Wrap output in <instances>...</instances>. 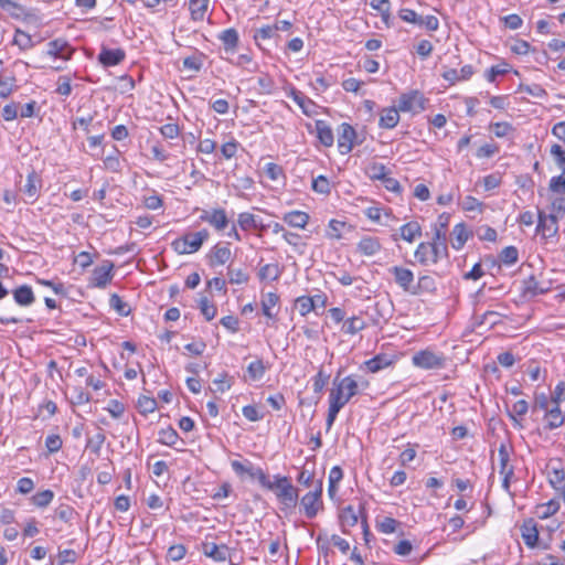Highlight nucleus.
<instances>
[{"label":"nucleus","mask_w":565,"mask_h":565,"mask_svg":"<svg viewBox=\"0 0 565 565\" xmlns=\"http://www.w3.org/2000/svg\"><path fill=\"white\" fill-rule=\"evenodd\" d=\"M258 475L260 486L275 493L282 512L288 513L297 507L299 492L289 477L275 475L271 481L266 473Z\"/></svg>","instance_id":"1"},{"label":"nucleus","mask_w":565,"mask_h":565,"mask_svg":"<svg viewBox=\"0 0 565 565\" xmlns=\"http://www.w3.org/2000/svg\"><path fill=\"white\" fill-rule=\"evenodd\" d=\"M414 257L423 266L435 265L448 257L447 244L433 238L430 242H422L418 244Z\"/></svg>","instance_id":"2"},{"label":"nucleus","mask_w":565,"mask_h":565,"mask_svg":"<svg viewBox=\"0 0 565 565\" xmlns=\"http://www.w3.org/2000/svg\"><path fill=\"white\" fill-rule=\"evenodd\" d=\"M210 233L207 230H201L195 233H186L181 237L175 238L171 246L173 250L180 255L196 253L209 238Z\"/></svg>","instance_id":"3"},{"label":"nucleus","mask_w":565,"mask_h":565,"mask_svg":"<svg viewBox=\"0 0 565 565\" xmlns=\"http://www.w3.org/2000/svg\"><path fill=\"white\" fill-rule=\"evenodd\" d=\"M333 388L330 394L334 397H339L345 405L353 396L359 394V384L355 375H348L340 379V373L333 380Z\"/></svg>","instance_id":"4"},{"label":"nucleus","mask_w":565,"mask_h":565,"mask_svg":"<svg viewBox=\"0 0 565 565\" xmlns=\"http://www.w3.org/2000/svg\"><path fill=\"white\" fill-rule=\"evenodd\" d=\"M322 480H318L315 489L306 493L301 500L300 505L303 513L308 519L317 516L318 512L322 509Z\"/></svg>","instance_id":"5"},{"label":"nucleus","mask_w":565,"mask_h":565,"mask_svg":"<svg viewBox=\"0 0 565 565\" xmlns=\"http://www.w3.org/2000/svg\"><path fill=\"white\" fill-rule=\"evenodd\" d=\"M412 362L416 367L424 370L443 369L446 364V358L430 350H422L413 355Z\"/></svg>","instance_id":"6"},{"label":"nucleus","mask_w":565,"mask_h":565,"mask_svg":"<svg viewBox=\"0 0 565 565\" xmlns=\"http://www.w3.org/2000/svg\"><path fill=\"white\" fill-rule=\"evenodd\" d=\"M426 102L420 92L412 90L399 96L397 108L399 111L418 114L425 109Z\"/></svg>","instance_id":"7"},{"label":"nucleus","mask_w":565,"mask_h":565,"mask_svg":"<svg viewBox=\"0 0 565 565\" xmlns=\"http://www.w3.org/2000/svg\"><path fill=\"white\" fill-rule=\"evenodd\" d=\"M200 221L210 224L217 232L224 231L230 224L226 211L222 207L203 210Z\"/></svg>","instance_id":"8"},{"label":"nucleus","mask_w":565,"mask_h":565,"mask_svg":"<svg viewBox=\"0 0 565 565\" xmlns=\"http://www.w3.org/2000/svg\"><path fill=\"white\" fill-rule=\"evenodd\" d=\"M356 139L355 129L348 122H342L338 129V148L341 154L352 151Z\"/></svg>","instance_id":"9"},{"label":"nucleus","mask_w":565,"mask_h":565,"mask_svg":"<svg viewBox=\"0 0 565 565\" xmlns=\"http://www.w3.org/2000/svg\"><path fill=\"white\" fill-rule=\"evenodd\" d=\"M46 46V55L63 61H70L75 52V49L63 38L50 41Z\"/></svg>","instance_id":"10"},{"label":"nucleus","mask_w":565,"mask_h":565,"mask_svg":"<svg viewBox=\"0 0 565 565\" xmlns=\"http://www.w3.org/2000/svg\"><path fill=\"white\" fill-rule=\"evenodd\" d=\"M536 232L541 233L543 237H553L558 232V220L556 214L546 215L543 211L537 213Z\"/></svg>","instance_id":"11"},{"label":"nucleus","mask_w":565,"mask_h":565,"mask_svg":"<svg viewBox=\"0 0 565 565\" xmlns=\"http://www.w3.org/2000/svg\"><path fill=\"white\" fill-rule=\"evenodd\" d=\"M113 269L114 264L110 260H105L93 270L90 285L97 288H105L113 278Z\"/></svg>","instance_id":"12"},{"label":"nucleus","mask_w":565,"mask_h":565,"mask_svg":"<svg viewBox=\"0 0 565 565\" xmlns=\"http://www.w3.org/2000/svg\"><path fill=\"white\" fill-rule=\"evenodd\" d=\"M388 271L394 276L395 282L405 291L412 295L414 288V274L411 269L402 266H393Z\"/></svg>","instance_id":"13"},{"label":"nucleus","mask_w":565,"mask_h":565,"mask_svg":"<svg viewBox=\"0 0 565 565\" xmlns=\"http://www.w3.org/2000/svg\"><path fill=\"white\" fill-rule=\"evenodd\" d=\"M396 361L397 356L395 354L379 353L372 359L365 361L363 365L369 372L376 373L392 366Z\"/></svg>","instance_id":"14"},{"label":"nucleus","mask_w":565,"mask_h":565,"mask_svg":"<svg viewBox=\"0 0 565 565\" xmlns=\"http://www.w3.org/2000/svg\"><path fill=\"white\" fill-rule=\"evenodd\" d=\"M202 553L215 562H225L230 557V548L225 544H216L214 542H203L201 545Z\"/></svg>","instance_id":"15"},{"label":"nucleus","mask_w":565,"mask_h":565,"mask_svg":"<svg viewBox=\"0 0 565 565\" xmlns=\"http://www.w3.org/2000/svg\"><path fill=\"white\" fill-rule=\"evenodd\" d=\"M126 57V53L122 49L110 50L107 47H102L100 53L98 54V62L106 66H116L120 64Z\"/></svg>","instance_id":"16"},{"label":"nucleus","mask_w":565,"mask_h":565,"mask_svg":"<svg viewBox=\"0 0 565 565\" xmlns=\"http://www.w3.org/2000/svg\"><path fill=\"white\" fill-rule=\"evenodd\" d=\"M362 507L355 510L353 505L344 507L339 514L340 524L343 533H348V527H353L358 524Z\"/></svg>","instance_id":"17"},{"label":"nucleus","mask_w":565,"mask_h":565,"mask_svg":"<svg viewBox=\"0 0 565 565\" xmlns=\"http://www.w3.org/2000/svg\"><path fill=\"white\" fill-rule=\"evenodd\" d=\"M315 300H321V307L326 306L327 298L324 295H316L313 297L300 296L295 300V307L302 317L315 310Z\"/></svg>","instance_id":"18"},{"label":"nucleus","mask_w":565,"mask_h":565,"mask_svg":"<svg viewBox=\"0 0 565 565\" xmlns=\"http://www.w3.org/2000/svg\"><path fill=\"white\" fill-rule=\"evenodd\" d=\"M232 257L231 249L221 244H216L212 247L210 254L207 255L210 266H220L227 263Z\"/></svg>","instance_id":"19"},{"label":"nucleus","mask_w":565,"mask_h":565,"mask_svg":"<svg viewBox=\"0 0 565 565\" xmlns=\"http://www.w3.org/2000/svg\"><path fill=\"white\" fill-rule=\"evenodd\" d=\"M475 73V70L472 65H465L459 71L456 68H448L443 73V78L449 84H455L458 81H467Z\"/></svg>","instance_id":"20"},{"label":"nucleus","mask_w":565,"mask_h":565,"mask_svg":"<svg viewBox=\"0 0 565 565\" xmlns=\"http://www.w3.org/2000/svg\"><path fill=\"white\" fill-rule=\"evenodd\" d=\"M521 534L524 543L529 547H534L539 541V531L536 527V522L533 519H527L523 522L521 526Z\"/></svg>","instance_id":"21"},{"label":"nucleus","mask_w":565,"mask_h":565,"mask_svg":"<svg viewBox=\"0 0 565 565\" xmlns=\"http://www.w3.org/2000/svg\"><path fill=\"white\" fill-rule=\"evenodd\" d=\"M13 299L21 307H29L35 301V296L29 285H21L12 290Z\"/></svg>","instance_id":"22"},{"label":"nucleus","mask_w":565,"mask_h":565,"mask_svg":"<svg viewBox=\"0 0 565 565\" xmlns=\"http://www.w3.org/2000/svg\"><path fill=\"white\" fill-rule=\"evenodd\" d=\"M399 121V109L386 107L381 111L379 126L385 129H393Z\"/></svg>","instance_id":"23"},{"label":"nucleus","mask_w":565,"mask_h":565,"mask_svg":"<svg viewBox=\"0 0 565 565\" xmlns=\"http://www.w3.org/2000/svg\"><path fill=\"white\" fill-rule=\"evenodd\" d=\"M381 243L379 238L372 236H364L356 245V249L364 256H373L381 250Z\"/></svg>","instance_id":"24"},{"label":"nucleus","mask_w":565,"mask_h":565,"mask_svg":"<svg viewBox=\"0 0 565 565\" xmlns=\"http://www.w3.org/2000/svg\"><path fill=\"white\" fill-rule=\"evenodd\" d=\"M269 366L265 365L263 359L252 361L246 369L245 381H260Z\"/></svg>","instance_id":"25"},{"label":"nucleus","mask_w":565,"mask_h":565,"mask_svg":"<svg viewBox=\"0 0 565 565\" xmlns=\"http://www.w3.org/2000/svg\"><path fill=\"white\" fill-rule=\"evenodd\" d=\"M450 216L447 214L439 215L438 220L431 225L433 239L447 244V227Z\"/></svg>","instance_id":"26"},{"label":"nucleus","mask_w":565,"mask_h":565,"mask_svg":"<svg viewBox=\"0 0 565 565\" xmlns=\"http://www.w3.org/2000/svg\"><path fill=\"white\" fill-rule=\"evenodd\" d=\"M309 218L310 216L308 213L298 210L285 213L282 216L284 222L295 228H305Z\"/></svg>","instance_id":"27"},{"label":"nucleus","mask_w":565,"mask_h":565,"mask_svg":"<svg viewBox=\"0 0 565 565\" xmlns=\"http://www.w3.org/2000/svg\"><path fill=\"white\" fill-rule=\"evenodd\" d=\"M231 467L237 476L248 475L253 479H257L259 481L258 473H265L262 468H255L249 461L246 460V463L233 460L231 462Z\"/></svg>","instance_id":"28"},{"label":"nucleus","mask_w":565,"mask_h":565,"mask_svg":"<svg viewBox=\"0 0 565 565\" xmlns=\"http://www.w3.org/2000/svg\"><path fill=\"white\" fill-rule=\"evenodd\" d=\"M548 481L565 503V471L563 469L553 468L548 471Z\"/></svg>","instance_id":"29"},{"label":"nucleus","mask_w":565,"mask_h":565,"mask_svg":"<svg viewBox=\"0 0 565 565\" xmlns=\"http://www.w3.org/2000/svg\"><path fill=\"white\" fill-rule=\"evenodd\" d=\"M451 234H452L451 246L456 250L461 249L465 246V244L467 243L469 236L471 235V233L467 230V227L463 223L456 224L454 226Z\"/></svg>","instance_id":"30"},{"label":"nucleus","mask_w":565,"mask_h":565,"mask_svg":"<svg viewBox=\"0 0 565 565\" xmlns=\"http://www.w3.org/2000/svg\"><path fill=\"white\" fill-rule=\"evenodd\" d=\"M317 137L324 147H331L334 142L333 131L324 120H316L315 122Z\"/></svg>","instance_id":"31"},{"label":"nucleus","mask_w":565,"mask_h":565,"mask_svg":"<svg viewBox=\"0 0 565 565\" xmlns=\"http://www.w3.org/2000/svg\"><path fill=\"white\" fill-rule=\"evenodd\" d=\"M237 224L243 231H249L252 228H258L265 231L266 225L257 221L256 216L249 212H243L238 214Z\"/></svg>","instance_id":"32"},{"label":"nucleus","mask_w":565,"mask_h":565,"mask_svg":"<svg viewBox=\"0 0 565 565\" xmlns=\"http://www.w3.org/2000/svg\"><path fill=\"white\" fill-rule=\"evenodd\" d=\"M225 51L234 52L238 45V32L234 28L222 31L218 35Z\"/></svg>","instance_id":"33"},{"label":"nucleus","mask_w":565,"mask_h":565,"mask_svg":"<svg viewBox=\"0 0 565 565\" xmlns=\"http://www.w3.org/2000/svg\"><path fill=\"white\" fill-rule=\"evenodd\" d=\"M41 188V179L35 171H31L26 177V182L23 186V192L32 200L38 198L39 189Z\"/></svg>","instance_id":"34"},{"label":"nucleus","mask_w":565,"mask_h":565,"mask_svg":"<svg viewBox=\"0 0 565 565\" xmlns=\"http://www.w3.org/2000/svg\"><path fill=\"white\" fill-rule=\"evenodd\" d=\"M522 285V295L527 298H533L546 291L545 288L540 286L534 276H530L527 279L523 280Z\"/></svg>","instance_id":"35"},{"label":"nucleus","mask_w":565,"mask_h":565,"mask_svg":"<svg viewBox=\"0 0 565 565\" xmlns=\"http://www.w3.org/2000/svg\"><path fill=\"white\" fill-rule=\"evenodd\" d=\"M399 231L401 237L408 243L414 242L416 237H419L422 235V227L415 221L404 224L403 226H401Z\"/></svg>","instance_id":"36"},{"label":"nucleus","mask_w":565,"mask_h":565,"mask_svg":"<svg viewBox=\"0 0 565 565\" xmlns=\"http://www.w3.org/2000/svg\"><path fill=\"white\" fill-rule=\"evenodd\" d=\"M436 289L435 279L431 276L424 275L418 278L417 284H414L412 295L418 296L423 292H431Z\"/></svg>","instance_id":"37"},{"label":"nucleus","mask_w":565,"mask_h":565,"mask_svg":"<svg viewBox=\"0 0 565 565\" xmlns=\"http://www.w3.org/2000/svg\"><path fill=\"white\" fill-rule=\"evenodd\" d=\"M366 328V322L360 316L348 318L342 326V331L347 334H355Z\"/></svg>","instance_id":"38"},{"label":"nucleus","mask_w":565,"mask_h":565,"mask_svg":"<svg viewBox=\"0 0 565 565\" xmlns=\"http://www.w3.org/2000/svg\"><path fill=\"white\" fill-rule=\"evenodd\" d=\"M209 0H190L189 9L193 21H202L207 10Z\"/></svg>","instance_id":"39"},{"label":"nucleus","mask_w":565,"mask_h":565,"mask_svg":"<svg viewBox=\"0 0 565 565\" xmlns=\"http://www.w3.org/2000/svg\"><path fill=\"white\" fill-rule=\"evenodd\" d=\"M529 411V404L525 399H520V401H516L513 405H512V411L509 412V416L510 418L513 420V425L515 427H520L522 428V424L520 420H518V416H524Z\"/></svg>","instance_id":"40"},{"label":"nucleus","mask_w":565,"mask_h":565,"mask_svg":"<svg viewBox=\"0 0 565 565\" xmlns=\"http://www.w3.org/2000/svg\"><path fill=\"white\" fill-rule=\"evenodd\" d=\"M546 418H547L546 427L548 429H555V428L561 427L564 423V417L562 416L559 405L555 404V406L552 409L547 411Z\"/></svg>","instance_id":"41"},{"label":"nucleus","mask_w":565,"mask_h":565,"mask_svg":"<svg viewBox=\"0 0 565 565\" xmlns=\"http://www.w3.org/2000/svg\"><path fill=\"white\" fill-rule=\"evenodd\" d=\"M365 174L371 180L382 181L387 175L386 167L380 162H372L365 168Z\"/></svg>","instance_id":"42"},{"label":"nucleus","mask_w":565,"mask_h":565,"mask_svg":"<svg viewBox=\"0 0 565 565\" xmlns=\"http://www.w3.org/2000/svg\"><path fill=\"white\" fill-rule=\"evenodd\" d=\"M179 440V435L177 430L172 427L162 428L159 430V439L158 441L162 445L172 447Z\"/></svg>","instance_id":"43"},{"label":"nucleus","mask_w":565,"mask_h":565,"mask_svg":"<svg viewBox=\"0 0 565 565\" xmlns=\"http://www.w3.org/2000/svg\"><path fill=\"white\" fill-rule=\"evenodd\" d=\"M109 306L114 309L118 315L122 317H127L130 313L129 305L121 299L117 294H113L109 298Z\"/></svg>","instance_id":"44"},{"label":"nucleus","mask_w":565,"mask_h":565,"mask_svg":"<svg viewBox=\"0 0 565 565\" xmlns=\"http://www.w3.org/2000/svg\"><path fill=\"white\" fill-rule=\"evenodd\" d=\"M13 44L18 45L21 50H29L35 45V42L30 34L18 29L13 38Z\"/></svg>","instance_id":"45"},{"label":"nucleus","mask_w":565,"mask_h":565,"mask_svg":"<svg viewBox=\"0 0 565 565\" xmlns=\"http://www.w3.org/2000/svg\"><path fill=\"white\" fill-rule=\"evenodd\" d=\"M280 276V270L277 264H266L264 265L258 273V277L260 280H277Z\"/></svg>","instance_id":"46"},{"label":"nucleus","mask_w":565,"mask_h":565,"mask_svg":"<svg viewBox=\"0 0 565 565\" xmlns=\"http://www.w3.org/2000/svg\"><path fill=\"white\" fill-rule=\"evenodd\" d=\"M292 100L302 109L306 115L310 114L309 107H313L315 103L305 96L301 92L294 89L291 92Z\"/></svg>","instance_id":"47"},{"label":"nucleus","mask_w":565,"mask_h":565,"mask_svg":"<svg viewBox=\"0 0 565 565\" xmlns=\"http://www.w3.org/2000/svg\"><path fill=\"white\" fill-rule=\"evenodd\" d=\"M278 300H279V297L275 292H268L267 295L264 296V298L262 300V310L266 317H268V318L274 317V313L271 312V308L277 305Z\"/></svg>","instance_id":"48"},{"label":"nucleus","mask_w":565,"mask_h":565,"mask_svg":"<svg viewBox=\"0 0 565 565\" xmlns=\"http://www.w3.org/2000/svg\"><path fill=\"white\" fill-rule=\"evenodd\" d=\"M499 259L504 265H513L519 259L518 248L514 246H507L499 255Z\"/></svg>","instance_id":"49"},{"label":"nucleus","mask_w":565,"mask_h":565,"mask_svg":"<svg viewBox=\"0 0 565 565\" xmlns=\"http://www.w3.org/2000/svg\"><path fill=\"white\" fill-rule=\"evenodd\" d=\"M53 498H54L53 491L47 489V490H43V491L35 493L31 498V501L34 505H36L39 508H45L52 502Z\"/></svg>","instance_id":"50"},{"label":"nucleus","mask_w":565,"mask_h":565,"mask_svg":"<svg viewBox=\"0 0 565 565\" xmlns=\"http://www.w3.org/2000/svg\"><path fill=\"white\" fill-rule=\"evenodd\" d=\"M105 439V434L103 433V430H99L96 435L87 439V448L96 456H99Z\"/></svg>","instance_id":"51"},{"label":"nucleus","mask_w":565,"mask_h":565,"mask_svg":"<svg viewBox=\"0 0 565 565\" xmlns=\"http://www.w3.org/2000/svg\"><path fill=\"white\" fill-rule=\"evenodd\" d=\"M461 206H462V210L463 211H467V212H479V213H482L483 212V207H484V204L479 201L477 198L475 196H471V195H467L462 203H461Z\"/></svg>","instance_id":"52"},{"label":"nucleus","mask_w":565,"mask_h":565,"mask_svg":"<svg viewBox=\"0 0 565 565\" xmlns=\"http://www.w3.org/2000/svg\"><path fill=\"white\" fill-rule=\"evenodd\" d=\"M199 308L207 321L212 320L216 316V307L211 303L206 297H202L199 300Z\"/></svg>","instance_id":"53"},{"label":"nucleus","mask_w":565,"mask_h":565,"mask_svg":"<svg viewBox=\"0 0 565 565\" xmlns=\"http://www.w3.org/2000/svg\"><path fill=\"white\" fill-rule=\"evenodd\" d=\"M138 408L142 415L153 413L157 408V401L149 396H140L138 399Z\"/></svg>","instance_id":"54"},{"label":"nucleus","mask_w":565,"mask_h":565,"mask_svg":"<svg viewBox=\"0 0 565 565\" xmlns=\"http://www.w3.org/2000/svg\"><path fill=\"white\" fill-rule=\"evenodd\" d=\"M312 190L320 194H329L331 186L329 180L324 175H318L312 180Z\"/></svg>","instance_id":"55"},{"label":"nucleus","mask_w":565,"mask_h":565,"mask_svg":"<svg viewBox=\"0 0 565 565\" xmlns=\"http://www.w3.org/2000/svg\"><path fill=\"white\" fill-rule=\"evenodd\" d=\"M500 313L489 310L482 313L481 316L476 317V319L479 326L488 324L490 327H493L500 322Z\"/></svg>","instance_id":"56"},{"label":"nucleus","mask_w":565,"mask_h":565,"mask_svg":"<svg viewBox=\"0 0 565 565\" xmlns=\"http://www.w3.org/2000/svg\"><path fill=\"white\" fill-rule=\"evenodd\" d=\"M498 456L500 461V473H505L509 469H514L513 466L509 465L510 456L508 448L504 444H501L498 449Z\"/></svg>","instance_id":"57"},{"label":"nucleus","mask_w":565,"mask_h":565,"mask_svg":"<svg viewBox=\"0 0 565 565\" xmlns=\"http://www.w3.org/2000/svg\"><path fill=\"white\" fill-rule=\"evenodd\" d=\"M550 152L554 157L556 164L562 170L563 174H565V149L563 146L554 143L551 147Z\"/></svg>","instance_id":"58"},{"label":"nucleus","mask_w":565,"mask_h":565,"mask_svg":"<svg viewBox=\"0 0 565 565\" xmlns=\"http://www.w3.org/2000/svg\"><path fill=\"white\" fill-rule=\"evenodd\" d=\"M227 275L230 282L235 285L246 284L249 279V276L243 269L228 267Z\"/></svg>","instance_id":"59"},{"label":"nucleus","mask_w":565,"mask_h":565,"mask_svg":"<svg viewBox=\"0 0 565 565\" xmlns=\"http://www.w3.org/2000/svg\"><path fill=\"white\" fill-rule=\"evenodd\" d=\"M330 379L329 374H326L322 369L319 370L317 375L312 379L313 392L320 394Z\"/></svg>","instance_id":"60"},{"label":"nucleus","mask_w":565,"mask_h":565,"mask_svg":"<svg viewBox=\"0 0 565 565\" xmlns=\"http://www.w3.org/2000/svg\"><path fill=\"white\" fill-rule=\"evenodd\" d=\"M519 89L521 92H524V93L532 95L533 97H536V98H545L547 96L546 90L541 85H537V84H533V85L521 84Z\"/></svg>","instance_id":"61"},{"label":"nucleus","mask_w":565,"mask_h":565,"mask_svg":"<svg viewBox=\"0 0 565 565\" xmlns=\"http://www.w3.org/2000/svg\"><path fill=\"white\" fill-rule=\"evenodd\" d=\"M370 6L372 9L379 11L384 20H386L390 17V0H371Z\"/></svg>","instance_id":"62"},{"label":"nucleus","mask_w":565,"mask_h":565,"mask_svg":"<svg viewBox=\"0 0 565 565\" xmlns=\"http://www.w3.org/2000/svg\"><path fill=\"white\" fill-rule=\"evenodd\" d=\"M63 441L60 435H49L45 439V447L50 454L57 452L62 448Z\"/></svg>","instance_id":"63"},{"label":"nucleus","mask_w":565,"mask_h":565,"mask_svg":"<svg viewBox=\"0 0 565 565\" xmlns=\"http://www.w3.org/2000/svg\"><path fill=\"white\" fill-rule=\"evenodd\" d=\"M548 188L552 192L565 194V174L553 177L550 181Z\"/></svg>","instance_id":"64"}]
</instances>
